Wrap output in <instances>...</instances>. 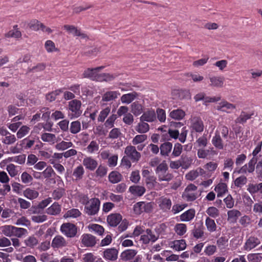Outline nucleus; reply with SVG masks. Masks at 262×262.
Listing matches in <instances>:
<instances>
[{
	"label": "nucleus",
	"instance_id": "nucleus-1",
	"mask_svg": "<svg viewBox=\"0 0 262 262\" xmlns=\"http://www.w3.org/2000/svg\"><path fill=\"white\" fill-rule=\"evenodd\" d=\"M159 230L160 229L156 228L155 231H152L151 229H147L144 234L141 236L140 241L144 244L156 242L159 237Z\"/></svg>",
	"mask_w": 262,
	"mask_h": 262
},
{
	"label": "nucleus",
	"instance_id": "nucleus-2",
	"mask_svg": "<svg viewBox=\"0 0 262 262\" xmlns=\"http://www.w3.org/2000/svg\"><path fill=\"white\" fill-rule=\"evenodd\" d=\"M100 201L97 198H92L85 206V212L89 215H94L97 213L99 209Z\"/></svg>",
	"mask_w": 262,
	"mask_h": 262
},
{
	"label": "nucleus",
	"instance_id": "nucleus-3",
	"mask_svg": "<svg viewBox=\"0 0 262 262\" xmlns=\"http://www.w3.org/2000/svg\"><path fill=\"white\" fill-rule=\"evenodd\" d=\"M197 190V187L194 184L188 185L183 192L182 196L187 201H193L198 197V194L195 192Z\"/></svg>",
	"mask_w": 262,
	"mask_h": 262
},
{
	"label": "nucleus",
	"instance_id": "nucleus-4",
	"mask_svg": "<svg viewBox=\"0 0 262 262\" xmlns=\"http://www.w3.org/2000/svg\"><path fill=\"white\" fill-rule=\"evenodd\" d=\"M215 107L218 111L228 114L234 113V111L236 108L235 104L231 103L225 99H223Z\"/></svg>",
	"mask_w": 262,
	"mask_h": 262
},
{
	"label": "nucleus",
	"instance_id": "nucleus-5",
	"mask_svg": "<svg viewBox=\"0 0 262 262\" xmlns=\"http://www.w3.org/2000/svg\"><path fill=\"white\" fill-rule=\"evenodd\" d=\"M61 232L68 237H74L77 232L76 226L72 223H63L60 227Z\"/></svg>",
	"mask_w": 262,
	"mask_h": 262
},
{
	"label": "nucleus",
	"instance_id": "nucleus-6",
	"mask_svg": "<svg viewBox=\"0 0 262 262\" xmlns=\"http://www.w3.org/2000/svg\"><path fill=\"white\" fill-rule=\"evenodd\" d=\"M103 68V66H100L95 68H88L84 71L83 77L89 78L92 80H100V76L98 73Z\"/></svg>",
	"mask_w": 262,
	"mask_h": 262
},
{
	"label": "nucleus",
	"instance_id": "nucleus-7",
	"mask_svg": "<svg viewBox=\"0 0 262 262\" xmlns=\"http://www.w3.org/2000/svg\"><path fill=\"white\" fill-rule=\"evenodd\" d=\"M124 154L133 162H137L141 158L140 153L132 145L127 146L125 148Z\"/></svg>",
	"mask_w": 262,
	"mask_h": 262
},
{
	"label": "nucleus",
	"instance_id": "nucleus-8",
	"mask_svg": "<svg viewBox=\"0 0 262 262\" xmlns=\"http://www.w3.org/2000/svg\"><path fill=\"white\" fill-rule=\"evenodd\" d=\"M260 243V240L257 237L250 236L246 241L243 247L244 250L247 251H250L259 246Z\"/></svg>",
	"mask_w": 262,
	"mask_h": 262
},
{
	"label": "nucleus",
	"instance_id": "nucleus-9",
	"mask_svg": "<svg viewBox=\"0 0 262 262\" xmlns=\"http://www.w3.org/2000/svg\"><path fill=\"white\" fill-rule=\"evenodd\" d=\"M172 95L179 99H189L191 98V94L188 90H174L172 92Z\"/></svg>",
	"mask_w": 262,
	"mask_h": 262
},
{
	"label": "nucleus",
	"instance_id": "nucleus-10",
	"mask_svg": "<svg viewBox=\"0 0 262 262\" xmlns=\"http://www.w3.org/2000/svg\"><path fill=\"white\" fill-rule=\"evenodd\" d=\"M63 28L70 33H72L75 36H80L82 38L84 39L88 38V36L84 33H82L80 30H79L73 25H65Z\"/></svg>",
	"mask_w": 262,
	"mask_h": 262
},
{
	"label": "nucleus",
	"instance_id": "nucleus-11",
	"mask_svg": "<svg viewBox=\"0 0 262 262\" xmlns=\"http://www.w3.org/2000/svg\"><path fill=\"white\" fill-rule=\"evenodd\" d=\"M158 204L160 208L165 212L169 210L172 205L170 199L164 196L159 199Z\"/></svg>",
	"mask_w": 262,
	"mask_h": 262
},
{
	"label": "nucleus",
	"instance_id": "nucleus-12",
	"mask_svg": "<svg viewBox=\"0 0 262 262\" xmlns=\"http://www.w3.org/2000/svg\"><path fill=\"white\" fill-rule=\"evenodd\" d=\"M210 83L209 85L212 87L222 88L223 86L225 79L222 76H209Z\"/></svg>",
	"mask_w": 262,
	"mask_h": 262
},
{
	"label": "nucleus",
	"instance_id": "nucleus-13",
	"mask_svg": "<svg viewBox=\"0 0 262 262\" xmlns=\"http://www.w3.org/2000/svg\"><path fill=\"white\" fill-rule=\"evenodd\" d=\"M122 221V216L118 213H113L109 215L107 217V222L110 226H117Z\"/></svg>",
	"mask_w": 262,
	"mask_h": 262
},
{
	"label": "nucleus",
	"instance_id": "nucleus-14",
	"mask_svg": "<svg viewBox=\"0 0 262 262\" xmlns=\"http://www.w3.org/2000/svg\"><path fill=\"white\" fill-rule=\"evenodd\" d=\"M81 242L85 246L93 247L96 243V240L94 236L90 234H85L82 235Z\"/></svg>",
	"mask_w": 262,
	"mask_h": 262
},
{
	"label": "nucleus",
	"instance_id": "nucleus-15",
	"mask_svg": "<svg viewBox=\"0 0 262 262\" xmlns=\"http://www.w3.org/2000/svg\"><path fill=\"white\" fill-rule=\"evenodd\" d=\"M191 127L196 132L201 133L203 131L204 124L202 120L198 117H194L191 119Z\"/></svg>",
	"mask_w": 262,
	"mask_h": 262
},
{
	"label": "nucleus",
	"instance_id": "nucleus-16",
	"mask_svg": "<svg viewBox=\"0 0 262 262\" xmlns=\"http://www.w3.org/2000/svg\"><path fill=\"white\" fill-rule=\"evenodd\" d=\"M81 106V101L77 99H74L69 103V108L72 112L75 113V115H80L82 112L80 111V107Z\"/></svg>",
	"mask_w": 262,
	"mask_h": 262
},
{
	"label": "nucleus",
	"instance_id": "nucleus-17",
	"mask_svg": "<svg viewBox=\"0 0 262 262\" xmlns=\"http://www.w3.org/2000/svg\"><path fill=\"white\" fill-rule=\"evenodd\" d=\"M83 165L85 168L91 171H93L97 167L98 163L96 160L91 157H86L82 161Z\"/></svg>",
	"mask_w": 262,
	"mask_h": 262
},
{
	"label": "nucleus",
	"instance_id": "nucleus-18",
	"mask_svg": "<svg viewBox=\"0 0 262 262\" xmlns=\"http://www.w3.org/2000/svg\"><path fill=\"white\" fill-rule=\"evenodd\" d=\"M138 94L136 92H133L127 94H123L120 98L122 103L129 104L138 97Z\"/></svg>",
	"mask_w": 262,
	"mask_h": 262
},
{
	"label": "nucleus",
	"instance_id": "nucleus-19",
	"mask_svg": "<svg viewBox=\"0 0 262 262\" xmlns=\"http://www.w3.org/2000/svg\"><path fill=\"white\" fill-rule=\"evenodd\" d=\"M67 245V242L61 235L56 236L52 242V247L54 248H59L65 247Z\"/></svg>",
	"mask_w": 262,
	"mask_h": 262
},
{
	"label": "nucleus",
	"instance_id": "nucleus-20",
	"mask_svg": "<svg viewBox=\"0 0 262 262\" xmlns=\"http://www.w3.org/2000/svg\"><path fill=\"white\" fill-rule=\"evenodd\" d=\"M118 253L115 248L107 249L103 252V255L106 259L114 261L117 259Z\"/></svg>",
	"mask_w": 262,
	"mask_h": 262
},
{
	"label": "nucleus",
	"instance_id": "nucleus-21",
	"mask_svg": "<svg viewBox=\"0 0 262 262\" xmlns=\"http://www.w3.org/2000/svg\"><path fill=\"white\" fill-rule=\"evenodd\" d=\"M137 253V252L135 250L128 249L121 253L120 257L123 261H128L132 259Z\"/></svg>",
	"mask_w": 262,
	"mask_h": 262
},
{
	"label": "nucleus",
	"instance_id": "nucleus-22",
	"mask_svg": "<svg viewBox=\"0 0 262 262\" xmlns=\"http://www.w3.org/2000/svg\"><path fill=\"white\" fill-rule=\"evenodd\" d=\"M204 227L202 223L196 224L194 229L192 230V234L193 236L196 238H201L204 236Z\"/></svg>",
	"mask_w": 262,
	"mask_h": 262
},
{
	"label": "nucleus",
	"instance_id": "nucleus-23",
	"mask_svg": "<svg viewBox=\"0 0 262 262\" xmlns=\"http://www.w3.org/2000/svg\"><path fill=\"white\" fill-rule=\"evenodd\" d=\"M120 95L119 91H107L102 96V100L103 101H110L115 100Z\"/></svg>",
	"mask_w": 262,
	"mask_h": 262
},
{
	"label": "nucleus",
	"instance_id": "nucleus-24",
	"mask_svg": "<svg viewBox=\"0 0 262 262\" xmlns=\"http://www.w3.org/2000/svg\"><path fill=\"white\" fill-rule=\"evenodd\" d=\"M84 169L82 166L79 165L76 167L73 172V179L76 181L81 180L83 177Z\"/></svg>",
	"mask_w": 262,
	"mask_h": 262
},
{
	"label": "nucleus",
	"instance_id": "nucleus-25",
	"mask_svg": "<svg viewBox=\"0 0 262 262\" xmlns=\"http://www.w3.org/2000/svg\"><path fill=\"white\" fill-rule=\"evenodd\" d=\"M241 213L236 209H232L227 212V220L232 223H235L237 219L241 216Z\"/></svg>",
	"mask_w": 262,
	"mask_h": 262
},
{
	"label": "nucleus",
	"instance_id": "nucleus-26",
	"mask_svg": "<svg viewBox=\"0 0 262 262\" xmlns=\"http://www.w3.org/2000/svg\"><path fill=\"white\" fill-rule=\"evenodd\" d=\"M179 160L181 167L185 169L188 168L192 163V159L187 155H182Z\"/></svg>",
	"mask_w": 262,
	"mask_h": 262
},
{
	"label": "nucleus",
	"instance_id": "nucleus-27",
	"mask_svg": "<svg viewBox=\"0 0 262 262\" xmlns=\"http://www.w3.org/2000/svg\"><path fill=\"white\" fill-rule=\"evenodd\" d=\"M23 195L28 199L33 200L38 196L39 193L37 191L29 188L23 191Z\"/></svg>",
	"mask_w": 262,
	"mask_h": 262
},
{
	"label": "nucleus",
	"instance_id": "nucleus-28",
	"mask_svg": "<svg viewBox=\"0 0 262 262\" xmlns=\"http://www.w3.org/2000/svg\"><path fill=\"white\" fill-rule=\"evenodd\" d=\"M41 140L44 142L54 144L57 142V139L54 134L50 133H43L41 136Z\"/></svg>",
	"mask_w": 262,
	"mask_h": 262
},
{
	"label": "nucleus",
	"instance_id": "nucleus-29",
	"mask_svg": "<svg viewBox=\"0 0 262 262\" xmlns=\"http://www.w3.org/2000/svg\"><path fill=\"white\" fill-rule=\"evenodd\" d=\"M172 147V144L170 142H167L162 144L160 147L161 155L168 156L171 151Z\"/></svg>",
	"mask_w": 262,
	"mask_h": 262
},
{
	"label": "nucleus",
	"instance_id": "nucleus-30",
	"mask_svg": "<svg viewBox=\"0 0 262 262\" xmlns=\"http://www.w3.org/2000/svg\"><path fill=\"white\" fill-rule=\"evenodd\" d=\"M157 176L158 178V180L160 182H169L173 178V175L171 173L169 172L168 170L157 174Z\"/></svg>",
	"mask_w": 262,
	"mask_h": 262
},
{
	"label": "nucleus",
	"instance_id": "nucleus-31",
	"mask_svg": "<svg viewBox=\"0 0 262 262\" xmlns=\"http://www.w3.org/2000/svg\"><path fill=\"white\" fill-rule=\"evenodd\" d=\"M122 175L116 171L111 172L108 176L110 182L113 184L120 182L122 180Z\"/></svg>",
	"mask_w": 262,
	"mask_h": 262
},
{
	"label": "nucleus",
	"instance_id": "nucleus-32",
	"mask_svg": "<svg viewBox=\"0 0 262 262\" xmlns=\"http://www.w3.org/2000/svg\"><path fill=\"white\" fill-rule=\"evenodd\" d=\"M60 211V205L57 203H54L47 209V213L50 215H56L59 214Z\"/></svg>",
	"mask_w": 262,
	"mask_h": 262
},
{
	"label": "nucleus",
	"instance_id": "nucleus-33",
	"mask_svg": "<svg viewBox=\"0 0 262 262\" xmlns=\"http://www.w3.org/2000/svg\"><path fill=\"white\" fill-rule=\"evenodd\" d=\"M129 191L133 194L141 196L145 191V188L141 186L135 185L129 187Z\"/></svg>",
	"mask_w": 262,
	"mask_h": 262
},
{
	"label": "nucleus",
	"instance_id": "nucleus-34",
	"mask_svg": "<svg viewBox=\"0 0 262 262\" xmlns=\"http://www.w3.org/2000/svg\"><path fill=\"white\" fill-rule=\"evenodd\" d=\"M195 211L193 209H189L180 215L182 221L188 222L191 220L194 216Z\"/></svg>",
	"mask_w": 262,
	"mask_h": 262
},
{
	"label": "nucleus",
	"instance_id": "nucleus-35",
	"mask_svg": "<svg viewBox=\"0 0 262 262\" xmlns=\"http://www.w3.org/2000/svg\"><path fill=\"white\" fill-rule=\"evenodd\" d=\"M131 111L134 115H140L143 113V106L138 101H135L131 104Z\"/></svg>",
	"mask_w": 262,
	"mask_h": 262
},
{
	"label": "nucleus",
	"instance_id": "nucleus-36",
	"mask_svg": "<svg viewBox=\"0 0 262 262\" xmlns=\"http://www.w3.org/2000/svg\"><path fill=\"white\" fill-rule=\"evenodd\" d=\"M14 226L11 225H5L0 227L1 231L3 234L7 236H12L13 235Z\"/></svg>",
	"mask_w": 262,
	"mask_h": 262
},
{
	"label": "nucleus",
	"instance_id": "nucleus-37",
	"mask_svg": "<svg viewBox=\"0 0 262 262\" xmlns=\"http://www.w3.org/2000/svg\"><path fill=\"white\" fill-rule=\"evenodd\" d=\"M45 48L48 53L59 51V49L56 47L55 43L51 40H48L45 42Z\"/></svg>",
	"mask_w": 262,
	"mask_h": 262
},
{
	"label": "nucleus",
	"instance_id": "nucleus-38",
	"mask_svg": "<svg viewBox=\"0 0 262 262\" xmlns=\"http://www.w3.org/2000/svg\"><path fill=\"white\" fill-rule=\"evenodd\" d=\"M212 142L215 147L219 149L223 148L224 146L222 142V140L218 132L215 133V136L213 137Z\"/></svg>",
	"mask_w": 262,
	"mask_h": 262
},
{
	"label": "nucleus",
	"instance_id": "nucleus-39",
	"mask_svg": "<svg viewBox=\"0 0 262 262\" xmlns=\"http://www.w3.org/2000/svg\"><path fill=\"white\" fill-rule=\"evenodd\" d=\"M205 225L208 231L213 232L216 229V225L214 221L207 217L205 221Z\"/></svg>",
	"mask_w": 262,
	"mask_h": 262
},
{
	"label": "nucleus",
	"instance_id": "nucleus-40",
	"mask_svg": "<svg viewBox=\"0 0 262 262\" xmlns=\"http://www.w3.org/2000/svg\"><path fill=\"white\" fill-rule=\"evenodd\" d=\"M149 129V125L144 121H141L136 127V130L139 133H147Z\"/></svg>",
	"mask_w": 262,
	"mask_h": 262
},
{
	"label": "nucleus",
	"instance_id": "nucleus-41",
	"mask_svg": "<svg viewBox=\"0 0 262 262\" xmlns=\"http://www.w3.org/2000/svg\"><path fill=\"white\" fill-rule=\"evenodd\" d=\"M186 244L184 239L177 240L174 241L173 248L176 250L181 251L186 248Z\"/></svg>",
	"mask_w": 262,
	"mask_h": 262
},
{
	"label": "nucleus",
	"instance_id": "nucleus-42",
	"mask_svg": "<svg viewBox=\"0 0 262 262\" xmlns=\"http://www.w3.org/2000/svg\"><path fill=\"white\" fill-rule=\"evenodd\" d=\"M174 231L179 235H184L187 230L186 225L184 224H177L174 226Z\"/></svg>",
	"mask_w": 262,
	"mask_h": 262
},
{
	"label": "nucleus",
	"instance_id": "nucleus-43",
	"mask_svg": "<svg viewBox=\"0 0 262 262\" xmlns=\"http://www.w3.org/2000/svg\"><path fill=\"white\" fill-rule=\"evenodd\" d=\"M214 190L217 192V196L220 197L227 191V185L225 183H220L215 187Z\"/></svg>",
	"mask_w": 262,
	"mask_h": 262
},
{
	"label": "nucleus",
	"instance_id": "nucleus-44",
	"mask_svg": "<svg viewBox=\"0 0 262 262\" xmlns=\"http://www.w3.org/2000/svg\"><path fill=\"white\" fill-rule=\"evenodd\" d=\"M73 145V144L71 142H66L62 141L61 142L57 143L55 147L59 150H64L72 147Z\"/></svg>",
	"mask_w": 262,
	"mask_h": 262
},
{
	"label": "nucleus",
	"instance_id": "nucleus-45",
	"mask_svg": "<svg viewBox=\"0 0 262 262\" xmlns=\"http://www.w3.org/2000/svg\"><path fill=\"white\" fill-rule=\"evenodd\" d=\"M80 214L81 213L78 209L73 208L67 211V212L64 214L63 217L64 218H76L80 216Z\"/></svg>",
	"mask_w": 262,
	"mask_h": 262
},
{
	"label": "nucleus",
	"instance_id": "nucleus-46",
	"mask_svg": "<svg viewBox=\"0 0 262 262\" xmlns=\"http://www.w3.org/2000/svg\"><path fill=\"white\" fill-rule=\"evenodd\" d=\"M62 115L60 111L52 110L49 107H43L40 110V113H36L35 115Z\"/></svg>",
	"mask_w": 262,
	"mask_h": 262
},
{
	"label": "nucleus",
	"instance_id": "nucleus-47",
	"mask_svg": "<svg viewBox=\"0 0 262 262\" xmlns=\"http://www.w3.org/2000/svg\"><path fill=\"white\" fill-rule=\"evenodd\" d=\"M8 111L9 115H15L16 114L22 115L25 113V111L23 108L19 109L13 105L8 106Z\"/></svg>",
	"mask_w": 262,
	"mask_h": 262
},
{
	"label": "nucleus",
	"instance_id": "nucleus-48",
	"mask_svg": "<svg viewBox=\"0 0 262 262\" xmlns=\"http://www.w3.org/2000/svg\"><path fill=\"white\" fill-rule=\"evenodd\" d=\"M41 24H42V23H41L39 21L36 19H33L30 21L28 25L31 30L37 31L41 29Z\"/></svg>",
	"mask_w": 262,
	"mask_h": 262
},
{
	"label": "nucleus",
	"instance_id": "nucleus-49",
	"mask_svg": "<svg viewBox=\"0 0 262 262\" xmlns=\"http://www.w3.org/2000/svg\"><path fill=\"white\" fill-rule=\"evenodd\" d=\"M21 36V33L18 30H11L5 34L6 37H13L15 38H19Z\"/></svg>",
	"mask_w": 262,
	"mask_h": 262
},
{
	"label": "nucleus",
	"instance_id": "nucleus-50",
	"mask_svg": "<svg viewBox=\"0 0 262 262\" xmlns=\"http://www.w3.org/2000/svg\"><path fill=\"white\" fill-rule=\"evenodd\" d=\"M86 150L88 152L92 154L99 150V144L95 141H92L87 146Z\"/></svg>",
	"mask_w": 262,
	"mask_h": 262
},
{
	"label": "nucleus",
	"instance_id": "nucleus-51",
	"mask_svg": "<svg viewBox=\"0 0 262 262\" xmlns=\"http://www.w3.org/2000/svg\"><path fill=\"white\" fill-rule=\"evenodd\" d=\"M61 92L62 91L61 90H57L54 91H52V92L47 94L46 99L50 102L53 101L56 99V97L58 95H59Z\"/></svg>",
	"mask_w": 262,
	"mask_h": 262
},
{
	"label": "nucleus",
	"instance_id": "nucleus-52",
	"mask_svg": "<svg viewBox=\"0 0 262 262\" xmlns=\"http://www.w3.org/2000/svg\"><path fill=\"white\" fill-rule=\"evenodd\" d=\"M221 100V97L218 96H206L205 100L203 102V104L207 106L210 103H215Z\"/></svg>",
	"mask_w": 262,
	"mask_h": 262
},
{
	"label": "nucleus",
	"instance_id": "nucleus-53",
	"mask_svg": "<svg viewBox=\"0 0 262 262\" xmlns=\"http://www.w3.org/2000/svg\"><path fill=\"white\" fill-rule=\"evenodd\" d=\"M28 233L27 229L22 228H18L14 227L13 235L17 237L20 238L23 235L26 234Z\"/></svg>",
	"mask_w": 262,
	"mask_h": 262
},
{
	"label": "nucleus",
	"instance_id": "nucleus-54",
	"mask_svg": "<svg viewBox=\"0 0 262 262\" xmlns=\"http://www.w3.org/2000/svg\"><path fill=\"white\" fill-rule=\"evenodd\" d=\"M247 182V179L244 176H240L237 178L234 181V185L237 187H242Z\"/></svg>",
	"mask_w": 262,
	"mask_h": 262
},
{
	"label": "nucleus",
	"instance_id": "nucleus-55",
	"mask_svg": "<svg viewBox=\"0 0 262 262\" xmlns=\"http://www.w3.org/2000/svg\"><path fill=\"white\" fill-rule=\"evenodd\" d=\"M206 213L210 216L213 218L217 217L220 214L219 210L214 207H209L206 210Z\"/></svg>",
	"mask_w": 262,
	"mask_h": 262
},
{
	"label": "nucleus",
	"instance_id": "nucleus-56",
	"mask_svg": "<svg viewBox=\"0 0 262 262\" xmlns=\"http://www.w3.org/2000/svg\"><path fill=\"white\" fill-rule=\"evenodd\" d=\"M81 128L80 123L79 121H74L71 123L70 127V132L72 134H77L80 130Z\"/></svg>",
	"mask_w": 262,
	"mask_h": 262
},
{
	"label": "nucleus",
	"instance_id": "nucleus-57",
	"mask_svg": "<svg viewBox=\"0 0 262 262\" xmlns=\"http://www.w3.org/2000/svg\"><path fill=\"white\" fill-rule=\"evenodd\" d=\"M168 170V167L165 161H163L161 163L159 164L155 170L156 173L159 174L163 171H167Z\"/></svg>",
	"mask_w": 262,
	"mask_h": 262
},
{
	"label": "nucleus",
	"instance_id": "nucleus-58",
	"mask_svg": "<svg viewBox=\"0 0 262 262\" xmlns=\"http://www.w3.org/2000/svg\"><path fill=\"white\" fill-rule=\"evenodd\" d=\"M7 170L11 177H15L18 173L17 167L13 164H10L7 165Z\"/></svg>",
	"mask_w": 262,
	"mask_h": 262
},
{
	"label": "nucleus",
	"instance_id": "nucleus-59",
	"mask_svg": "<svg viewBox=\"0 0 262 262\" xmlns=\"http://www.w3.org/2000/svg\"><path fill=\"white\" fill-rule=\"evenodd\" d=\"M25 242L27 246L30 247H33L38 244V240L35 237L31 236L25 240Z\"/></svg>",
	"mask_w": 262,
	"mask_h": 262
},
{
	"label": "nucleus",
	"instance_id": "nucleus-60",
	"mask_svg": "<svg viewBox=\"0 0 262 262\" xmlns=\"http://www.w3.org/2000/svg\"><path fill=\"white\" fill-rule=\"evenodd\" d=\"M33 222L36 223H40L46 221L47 220V216L45 214L33 215L31 217Z\"/></svg>",
	"mask_w": 262,
	"mask_h": 262
},
{
	"label": "nucleus",
	"instance_id": "nucleus-61",
	"mask_svg": "<svg viewBox=\"0 0 262 262\" xmlns=\"http://www.w3.org/2000/svg\"><path fill=\"white\" fill-rule=\"evenodd\" d=\"M147 139V136L146 135H137L133 140V144L137 145L141 143Z\"/></svg>",
	"mask_w": 262,
	"mask_h": 262
},
{
	"label": "nucleus",
	"instance_id": "nucleus-62",
	"mask_svg": "<svg viewBox=\"0 0 262 262\" xmlns=\"http://www.w3.org/2000/svg\"><path fill=\"white\" fill-rule=\"evenodd\" d=\"M64 194V190L63 189L58 188L55 189L52 193V196L54 200L60 199Z\"/></svg>",
	"mask_w": 262,
	"mask_h": 262
},
{
	"label": "nucleus",
	"instance_id": "nucleus-63",
	"mask_svg": "<svg viewBox=\"0 0 262 262\" xmlns=\"http://www.w3.org/2000/svg\"><path fill=\"white\" fill-rule=\"evenodd\" d=\"M30 130L29 127L27 126H23L17 132V137L18 138H21L27 135Z\"/></svg>",
	"mask_w": 262,
	"mask_h": 262
},
{
	"label": "nucleus",
	"instance_id": "nucleus-64",
	"mask_svg": "<svg viewBox=\"0 0 262 262\" xmlns=\"http://www.w3.org/2000/svg\"><path fill=\"white\" fill-rule=\"evenodd\" d=\"M257 161V157H253L252 159L248 163L247 166L248 168V172L251 173L254 171L255 165Z\"/></svg>",
	"mask_w": 262,
	"mask_h": 262
}]
</instances>
